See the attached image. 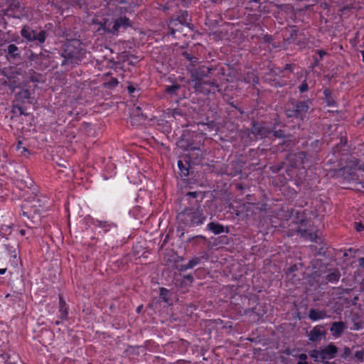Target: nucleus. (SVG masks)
<instances>
[{
	"instance_id": "nucleus-1",
	"label": "nucleus",
	"mask_w": 364,
	"mask_h": 364,
	"mask_svg": "<svg viewBox=\"0 0 364 364\" xmlns=\"http://www.w3.org/2000/svg\"><path fill=\"white\" fill-rule=\"evenodd\" d=\"M189 71L195 92L205 95L220 92L223 84L221 81L228 82V79L223 78L225 69L220 63H207L192 68Z\"/></svg>"
},
{
	"instance_id": "nucleus-2",
	"label": "nucleus",
	"mask_w": 364,
	"mask_h": 364,
	"mask_svg": "<svg viewBox=\"0 0 364 364\" xmlns=\"http://www.w3.org/2000/svg\"><path fill=\"white\" fill-rule=\"evenodd\" d=\"M82 46V42L78 39H68L59 50V55L63 58L61 66L79 65L85 54Z\"/></svg>"
},
{
	"instance_id": "nucleus-3",
	"label": "nucleus",
	"mask_w": 364,
	"mask_h": 364,
	"mask_svg": "<svg viewBox=\"0 0 364 364\" xmlns=\"http://www.w3.org/2000/svg\"><path fill=\"white\" fill-rule=\"evenodd\" d=\"M313 161H314L306 151H299L290 155L289 158V168L286 170L287 176L290 179L298 176V181L301 182L306 173L305 166H310Z\"/></svg>"
},
{
	"instance_id": "nucleus-4",
	"label": "nucleus",
	"mask_w": 364,
	"mask_h": 364,
	"mask_svg": "<svg viewBox=\"0 0 364 364\" xmlns=\"http://www.w3.org/2000/svg\"><path fill=\"white\" fill-rule=\"evenodd\" d=\"M207 215L203 208H183L177 215L176 220L179 225L188 228L202 226L206 221Z\"/></svg>"
},
{
	"instance_id": "nucleus-5",
	"label": "nucleus",
	"mask_w": 364,
	"mask_h": 364,
	"mask_svg": "<svg viewBox=\"0 0 364 364\" xmlns=\"http://www.w3.org/2000/svg\"><path fill=\"white\" fill-rule=\"evenodd\" d=\"M312 102L313 100L309 98L305 100L289 98L284 108L285 116L288 119L293 118L303 121L306 117Z\"/></svg>"
},
{
	"instance_id": "nucleus-6",
	"label": "nucleus",
	"mask_w": 364,
	"mask_h": 364,
	"mask_svg": "<svg viewBox=\"0 0 364 364\" xmlns=\"http://www.w3.org/2000/svg\"><path fill=\"white\" fill-rule=\"evenodd\" d=\"M21 208L22 215L27 218H39L43 210L44 203L38 196L31 193L24 196Z\"/></svg>"
},
{
	"instance_id": "nucleus-7",
	"label": "nucleus",
	"mask_w": 364,
	"mask_h": 364,
	"mask_svg": "<svg viewBox=\"0 0 364 364\" xmlns=\"http://www.w3.org/2000/svg\"><path fill=\"white\" fill-rule=\"evenodd\" d=\"M191 17L187 11H180L176 18L173 17L168 23L170 33L174 35L176 32L181 31L182 26H186L193 30V25L191 23Z\"/></svg>"
},
{
	"instance_id": "nucleus-8",
	"label": "nucleus",
	"mask_w": 364,
	"mask_h": 364,
	"mask_svg": "<svg viewBox=\"0 0 364 364\" xmlns=\"http://www.w3.org/2000/svg\"><path fill=\"white\" fill-rule=\"evenodd\" d=\"M272 123L263 120L252 119L248 134H252L256 139H270Z\"/></svg>"
},
{
	"instance_id": "nucleus-9",
	"label": "nucleus",
	"mask_w": 364,
	"mask_h": 364,
	"mask_svg": "<svg viewBox=\"0 0 364 364\" xmlns=\"http://www.w3.org/2000/svg\"><path fill=\"white\" fill-rule=\"evenodd\" d=\"M21 36L28 42H34L37 45L45 43L48 33L41 28L35 29L28 25H25L21 30Z\"/></svg>"
},
{
	"instance_id": "nucleus-10",
	"label": "nucleus",
	"mask_w": 364,
	"mask_h": 364,
	"mask_svg": "<svg viewBox=\"0 0 364 364\" xmlns=\"http://www.w3.org/2000/svg\"><path fill=\"white\" fill-rule=\"evenodd\" d=\"M205 198V193L203 191H188L181 198L180 208L196 209L202 208L200 203Z\"/></svg>"
},
{
	"instance_id": "nucleus-11",
	"label": "nucleus",
	"mask_w": 364,
	"mask_h": 364,
	"mask_svg": "<svg viewBox=\"0 0 364 364\" xmlns=\"http://www.w3.org/2000/svg\"><path fill=\"white\" fill-rule=\"evenodd\" d=\"M332 156L338 157L343 161L350 154V146L346 136H341L340 141L332 148Z\"/></svg>"
},
{
	"instance_id": "nucleus-12",
	"label": "nucleus",
	"mask_w": 364,
	"mask_h": 364,
	"mask_svg": "<svg viewBox=\"0 0 364 364\" xmlns=\"http://www.w3.org/2000/svg\"><path fill=\"white\" fill-rule=\"evenodd\" d=\"M336 353V348L332 345L328 346L326 348L320 350H314L311 352V356L316 360L322 362L327 359L332 358Z\"/></svg>"
},
{
	"instance_id": "nucleus-13",
	"label": "nucleus",
	"mask_w": 364,
	"mask_h": 364,
	"mask_svg": "<svg viewBox=\"0 0 364 364\" xmlns=\"http://www.w3.org/2000/svg\"><path fill=\"white\" fill-rule=\"evenodd\" d=\"M281 125L282 122L279 119H276L273 123H272L269 139L274 140L276 139H279L287 140L291 136V135L289 133H287L285 130L282 129L281 128L277 129V127H281Z\"/></svg>"
},
{
	"instance_id": "nucleus-14",
	"label": "nucleus",
	"mask_w": 364,
	"mask_h": 364,
	"mask_svg": "<svg viewBox=\"0 0 364 364\" xmlns=\"http://www.w3.org/2000/svg\"><path fill=\"white\" fill-rule=\"evenodd\" d=\"M132 26V22L129 18L125 16H119L116 18H113V25H112L113 36H117L120 29L126 30L127 28Z\"/></svg>"
},
{
	"instance_id": "nucleus-15",
	"label": "nucleus",
	"mask_w": 364,
	"mask_h": 364,
	"mask_svg": "<svg viewBox=\"0 0 364 364\" xmlns=\"http://www.w3.org/2000/svg\"><path fill=\"white\" fill-rule=\"evenodd\" d=\"M147 119L140 107H136L132 109L130 113V123L132 126H139L144 123Z\"/></svg>"
},
{
	"instance_id": "nucleus-16",
	"label": "nucleus",
	"mask_w": 364,
	"mask_h": 364,
	"mask_svg": "<svg viewBox=\"0 0 364 364\" xmlns=\"http://www.w3.org/2000/svg\"><path fill=\"white\" fill-rule=\"evenodd\" d=\"M94 23L100 26L96 30V32L99 34L107 33L113 35V30L112 29L113 18H103L100 21H95Z\"/></svg>"
},
{
	"instance_id": "nucleus-17",
	"label": "nucleus",
	"mask_w": 364,
	"mask_h": 364,
	"mask_svg": "<svg viewBox=\"0 0 364 364\" xmlns=\"http://www.w3.org/2000/svg\"><path fill=\"white\" fill-rule=\"evenodd\" d=\"M325 166H330L329 168H326V170L330 171L341 170L343 168L342 160H341L338 157L332 156V153L328 155Z\"/></svg>"
},
{
	"instance_id": "nucleus-18",
	"label": "nucleus",
	"mask_w": 364,
	"mask_h": 364,
	"mask_svg": "<svg viewBox=\"0 0 364 364\" xmlns=\"http://www.w3.org/2000/svg\"><path fill=\"white\" fill-rule=\"evenodd\" d=\"M6 58L9 60H18L21 59V50L15 44H9L6 50Z\"/></svg>"
},
{
	"instance_id": "nucleus-19",
	"label": "nucleus",
	"mask_w": 364,
	"mask_h": 364,
	"mask_svg": "<svg viewBox=\"0 0 364 364\" xmlns=\"http://www.w3.org/2000/svg\"><path fill=\"white\" fill-rule=\"evenodd\" d=\"M206 230L213 232L215 235H219L223 232L228 233L229 232L228 227L225 228V227L223 225L214 221L210 222L207 225Z\"/></svg>"
},
{
	"instance_id": "nucleus-20",
	"label": "nucleus",
	"mask_w": 364,
	"mask_h": 364,
	"mask_svg": "<svg viewBox=\"0 0 364 364\" xmlns=\"http://www.w3.org/2000/svg\"><path fill=\"white\" fill-rule=\"evenodd\" d=\"M15 102L20 104H23L26 100L29 103L31 102L29 101L31 98V92L28 89H21L18 92H15L14 93Z\"/></svg>"
},
{
	"instance_id": "nucleus-21",
	"label": "nucleus",
	"mask_w": 364,
	"mask_h": 364,
	"mask_svg": "<svg viewBox=\"0 0 364 364\" xmlns=\"http://www.w3.org/2000/svg\"><path fill=\"white\" fill-rule=\"evenodd\" d=\"M38 61H37V65L40 66L41 69L43 70L44 68H47L49 66V64L50 63V53L47 50H45L44 52H41L38 54Z\"/></svg>"
},
{
	"instance_id": "nucleus-22",
	"label": "nucleus",
	"mask_w": 364,
	"mask_h": 364,
	"mask_svg": "<svg viewBox=\"0 0 364 364\" xmlns=\"http://www.w3.org/2000/svg\"><path fill=\"white\" fill-rule=\"evenodd\" d=\"M326 331L322 326H315L309 333V340L316 341L321 340L322 336H325Z\"/></svg>"
},
{
	"instance_id": "nucleus-23",
	"label": "nucleus",
	"mask_w": 364,
	"mask_h": 364,
	"mask_svg": "<svg viewBox=\"0 0 364 364\" xmlns=\"http://www.w3.org/2000/svg\"><path fill=\"white\" fill-rule=\"evenodd\" d=\"M8 81H5L4 85L8 86L11 93H14L16 89H19L21 86L20 81L15 76L7 77Z\"/></svg>"
},
{
	"instance_id": "nucleus-24",
	"label": "nucleus",
	"mask_w": 364,
	"mask_h": 364,
	"mask_svg": "<svg viewBox=\"0 0 364 364\" xmlns=\"http://www.w3.org/2000/svg\"><path fill=\"white\" fill-rule=\"evenodd\" d=\"M59 317L62 320H65L68 316V307L67 306L65 301L63 299V296L59 295Z\"/></svg>"
},
{
	"instance_id": "nucleus-25",
	"label": "nucleus",
	"mask_w": 364,
	"mask_h": 364,
	"mask_svg": "<svg viewBox=\"0 0 364 364\" xmlns=\"http://www.w3.org/2000/svg\"><path fill=\"white\" fill-rule=\"evenodd\" d=\"M17 359L18 355L14 352L0 353V361L4 363L15 364Z\"/></svg>"
},
{
	"instance_id": "nucleus-26",
	"label": "nucleus",
	"mask_w": 364,
	"mask_h": 364,
	"mask_svg": "<svg viewBox=\"0 0 364 364\" xmlns=\"http://www.w3.org/2000/svg\"><path fill=\"white\" fill-rule=\"evenodd\" d=\"M326 316V313L324 311H321L316 309H311L309 311V318L311 321H318L323 319Z\"/></svg>"
},
{
	"instance_id": "nucleus-27",
	"label": "nucleus",
	"mask_w": 364,
	"mask_h": 364,
	"mask_svg": "<svg viewBox=\"0 0 364 364\" xmlns=\"http://www.w3.org/2000/svg\"><path fill=\"white\" fill-rule=\"evenodd\" d=\"M164 114L165 117H173L176 119L177 117H183V112L181 108L167 109L164 111Z\"/></svg>"
},
{
	"instance_id": "nucleus-28",
	"label": "nucleus",
	"mask_w": 364,
	"mask_h": 364,
	"mask_svg": "<svg viewBox=\"0 0 364 364\" xmlns=\"http://www.w3.org/2000/svg\"><path fill=\"white\" fill-rule=\"evenodd\" d=\"M178 167L180 170V174L181 177H188L190 175L191 167L187 162L183 164L181 160H179L178 161Z\"/></svg>"
},
{
	"instance_id": "nucleus-29",
	"label": "nucleus",
	"mask_w": 364,
	"mask_h": 364,
	"mask_svg": "<svg viewBox=\"0 0 364 364\" xmlns=\"http://www.w3.org/2000/svg\"><path fill=\"white\" fill-rule=\"evenodd\" d=\"M344 328V323L341 321L333 322L330 328L332 334L338 336L341 334Z\"/></svg>"
},
{
	"instance_id": "nucleus-30",
	"label": "nucleus",
	"mask_w": 364,
	"mask_h": 364,
	"mask_svg": "<svg viewBox=\"0 0 364 364\" xmlns=\"http://www.w3.org/2000/svg\"><path fill=\"white\" fill-rule=\"evenodd\" d=\"M298 232H300L301 235L312 242H316L317 235L316 232H309L307 229L302 228L300 227L298 229Z\"/></svg>"
},
{
	"instance_id": "nucleus-31",
	"label": "nucleus",
	"mask_w": 364,
	"mask_h": 364,
	"mask_svg": "<svg viewBox=\"0 0 364 364\" xmlns=\"http://www.w3.org/2000/svg\"><path fill=\"white\" fill-rule=\"evenodd\" d=\"M352 326L350 328L353 330H359L362 329L364 327V321L360 319V318L355 314L351 318Z\"/></svg>"
},
{
	"instance_id": "nucleus-32",
	"label": "nucleus",
	"mask_w": 364,
	"mask_h": 364,
	"mask_svg": "<svg viewBox=\"0 0 364 364\" xmlns=\"http://www.w3.org/2000/svg\"><path fill=\"white\" fill-rule=\"evenodd\" d=\"M341 277V273L338 269H334L326 276V281L330 283L338 282Z\"/></svg>"
},
{
	"instance_id": "nucleus-33",
	"label": "nucleus",
	"mask_w": 364,
	"mask_h": 364,
	"mask_svg": "<svg viewBox=\"0 0 364 364\" xmlns=\"http://www.w3.org/2000/svg\"><path fill=\"white\" fill-rule=\"evenodd\" d=\"M96 225L102 228L105 232L110 230L112 228H116L117 225L112 223H108L107 221L97 220Z\"/></svg>"
},
{
	"instance_id": "nucleus-34",
	"label": "nucleus",
	"mask_w": 364,
	"mask_h": 364,
	"mask_svg": "<svg viewBox=\"0 0 364 364\" xmlns=\"http://www.w3.org/2000/svg\"><path fill=\"white\" fill-rule=\"evenodd\" d=\"M245 9L250 11H257L260 7L259 0H245Z\"/></svg>"
},
{
	"instance_id": "nucleus-35",
	"label": "nucleus",
	"mask_w": 364,
	"mask_h": 364,
	"mask_svg": "<svg viewBox=\"0 0 364 364\" xmlns=\"http://www.w3.org/2000/svg\"><path fill=\"white\" fill-rule=\"evenodd\" d=\"M267 308L261 304H257L255 307L251 309L252 312H255L256 314L262 319L267 313Z\"/></svg>"
},
{
	"instance_id": "nucleus-36",
	"label": "nucleus",
	"mask_w": 364,
	"mask_h": 364,
	"mask_svg": "<svg viewBox=\"0 0 364 364\" xmlns=\"http://www.w3.org/2000/svg\"><path fill=\"white\" fill-rule=\"evenodd\" d=\"M311 147L312 149V153L309 154L310 158H311L314 161L316 159L317 153L319 150L320 141L318 140H314L311 143Z\"/></svg>"
},
{
	"instance_id": "nucleus-37",
	"label": "nucleus",
	"mask_w": 364,
	"mask_h": 364,
	"mask_svg": "<svg viewBox=\"0 0 364 364\" xmlns=\"http://www.w3.org/2000/svg\"><path fill=\"white\" fill-rule=\"evenodd\" d=\"M323 95L325 97V101L328 106H334L336 102L332 97V93L330 89L326 88L323 90Z\"/></svg>"
},
{
	"instance_id": "nucleus-38",
	"label": "nucleus",
	"mask_w": 364,
	"mask_h": 364,
	"mask_svg": "<svg viewBox=\"0 0 364 364\" xmlns=\"http://www.w3.org/2000/svg\"><path fill=\"white\" fill-rule=\"evenodd\" d=\"M208 258V257L207 255H205L201 257H194L188 262V267H190V269H193L201 262L202 259H205V260H207Z\"/></svg>"
},
{
	"instance_id": "nucleus-39",
	"label": "nucleus",
	"mask_w": 364,
	"mask_h": 364,
	"mask_svg": "<svg viewBox=\"0 0 364 364\" xmlns=\"http://www.w3.org/2000/svg\"><path fill=\"white\" fill-rule=\"evenodd\" d=\"M242 173V166L237 163L232 164L230 171L228 173L231 177L237 176Z\"/></svg>"
},
{
	"instance_id": "nucleus-40",
	"label": "nucleus",
	"mask_w": 364,
	"mask_h": 364,
	"mask_svg": "<svg viewBox=\"0 0 364 364\" xmlns=\"http://www.w3.org/2000/svg\"><path fill=\"white\" fill-rule=\"evenodd\" d=\"M245 314L249 316L250 321L253 323L258 322L261 319L255 312L251 311V309H246Z\"/></svg>"
},
{
	"instance_id": "nucleus-41",
	"label": "nucleus",
	"mask_w": 364,
	"mask_h": 364,
	"mask_svg": "<svg viewBox=\"0 0 364 364\" xmlns=\"http://www.w3.org/2000/svg\"><path fill=\"white\" fill-rule=\"evenodd\" d=\"M181 88V85L178 84H174L172 85L166 86L165 88L166 92L171 95H176V92Z\"/></svg>"
},
{
	"instance_id": "nucleus-42",
	"label": "nucleus",
	"mask_w": 364,
	"mask_h": 364,
	"mask_svg": "<svg viewBox=\"0 0 364 364\" xmlns=\"http://www.w3.org/2000/svg\"><path fill=\"white\" fill-rule=\"evenodd\" d=\"M170 294V291L164 287L160 288V298L163 299L164 301L168 303V295Z\"/></svg>"
},
{
	"instance_id": "nucleus-43",
	"label": "nucleus",
	"mask_w": 364,
	"mask_h": 364,
	"mask_svg": "<svg viewBox=\"0 0 364 364\" xmlns=\"http://www.w3.org/2000/svg\"><path fill=\"white\" fill-rule=\"evenodd\" d=\"M119 82L117 78L115 77H111L109 81L106 82L105 83V87L107 88H113L116 87L118 85Z\"/></svg>"
},
{
	"instance_id": "nucleus-44",
	"label": "nucleus",
	"mask_w": 364,
	"mask_h": 364,
	"mask_svg": "<svg viewBox=\"0 0 364 364\" xmlns=\"http://www.w3.org/2000/svg\"><path fill=\"white\" fill-rule=\"evenodd\" d=\"M299 91L301 93L306 92L309 90V85L306 80H304L302 83L298 87Z\"/></svg>"
},
{
	"instance_id": "nucleus-45",
	"label": "nucleus",
	"mask_w": 364,
	"mask_h": 364,
	"mask_svg": "<svg viewBox=\"0 0 364 364\" xmlns=\"http://www.w3.org/2000/svg\"><path fill=\"white\" fill-rule=\"evenodd\" d=\"M284 164V162H281L279 164H277V165H274V166H271L270 169L273 173H279L283 168Z\"/></svg>"
},
{
	"instance_id": "nucleus-46",
	"label": "nucleus",
	"mask_w": 364,
	"mask_h": 364,
	"mask_svg": "<svg viewBox=\"0 0 364 364\" xmlns=\"http://www.w3.org/2000/svg\"><path fill=\"white\" fill-rule=\"evenodd\" d=\"M182 55L186 58L188 60L191 61V63H196L198 60V58L196 57H192L191 54H189L188 52L184 51L182 53Z\"/></svg>"
},
{
	"instance_id": "nucleus-47",
	"label": "nucleus",
	"mask_w": 364,
	"mask_h": 364,
	"mask_svg": "<svg viewBox=\"0 0 364 364\" xmlns=\"http://www.w3.org/2000/svg\"><path fill=\"white\" fill-rule=\"evenodd\" d=\"M207 127L210 131L217 132L218 130V127L214 121H211L210 123L207 124Z\"/></svg>"
},
{
	"instance_id": "nucleus-48",
	"label": "nucleus",
	"mask_w": 364,
	"mask_h": 364,
	"mask_svg": "<svg viewBox=\"0 0 364 364\" xmlns=\"http://www.w3.org/2000/svg\"><path fill=\"white\" fill-rule=\"evenodd\" d=\"M38 58V54L31 52V55L28 57V60L31 62H34V63L37 65Z\"/></svg>"
},
{
	"instance_id": "nucleus-49",
	"label": "nucleus",
	"mask_w": 364,
	"mask_h": 364,
	"mask_svg": "<svg viewBox=\"0 0 364 364\" xmlns=\"http://www.w3.org/2000/svg\"><path fill=\"white\" fill-rule=\"evenodd\" d=\"M23 104L17 103L14 106V109H17L20 114H26L24 109L22 107Z\"/></svg>"
},
{
	"instance_id": "nucleus-50",
	"label": "nucleus",
	"mask_w": 364,
	"mask_h": 364,
	"mask_svg": "<svg viewBox=\"0 0 364 364\" xmlns=\"http://www.w3.org/2000/svg\"><path fill=\"white\" fill-rule=\"evenodd\" d=\"M6 249L9 252V256L10 257H13L14 259H16V257H17V252H16V249L14 248V250L13 251H11L10 249H9V246H6Z\"/></svg>"
},
{
	"instance_id": "nucleus-51",
	"label": "nucleus",
	"mask_w": 364,
	"mask_h": 364,
	"mask_svg": "<svg viewBox=\"0 0 364 364\" xmlns=\"http://www.w3.org/2000/svg\"><path fill=\"white\" fill-rule=\"evenodd\" d=\"M306 358H307V356L306 354H301L299 355V360L298 362V364H308L307 362H306Z\"/></svg>"
},
{
	"instance_id": "nucleus-52",
	"label": "nucleus",
	"mask_w": 364,
	"mask_h": 364,
	"mask_svg": "<svg viewBox=\"0 0 364 364\" xmlns=\"http://www.w3.org/2000/svg\"><path fill=\"white\" fill-rule=\"evenodd\" d=\"M183 279H184V281L188 282L189 284H191L193 282V280H194L193 275L190 274L184 275Z\"/></svg>"
},
{
	"instance_id": "nucleus-53",
	"label": "nucleus",
	"mask_w": 364,
	"mask_h": 364,
	"mask_svg": "<svg viewBox=\"0 0 364 364\" xmlns=\"http://www.w3.org/2000/svg\"><path fill=\"white\" fill-rule=\"evenodd\" d=\"M355 228L358 232H361L364 230V225L362 223H355Z\"/></svg>"
},
{
	"instance_id": "nucleus-54",
	"label": "nucleus",
	"mask_w": 364,
	"mask_h": 364,
	"mask_svg": "<svg viewBox=\"0 0 364 364\" xmlns=\"http://www.w3.org/2000/svg\"><path fill=\"white\" fill-rule=\"evenodd\" d=\"M188 269H190V267H188V263L187 264H181L178 267V271H180V272H185V271H186Z\"/></svg>"
},
{
	"instance_id": "nucleus-55",
	"label": "nucleus",
	"mask_w": 364,
	"mask_h": 364,
	"mask_svg": "<svg viewBox=\"0 0 364 364\" xmlns=\"http://www.w3.org/2000/svg\"><path fill=\"white\" fill-rule=\"evenodd\" d=\"M196 239H200L203 240V242H206V237L203 235H196L195 237H193L192 238L188 239V241H191V240H196Z\"/></svg>"
},
{
	"instance_id": "nucleus-56",
	"label": "nucleus",
	"mask_w": 364,
	"mask_h": 364,
	"mask_svg": "<svg viewBox=\"0 0 364 364\" xmlns=\"http://www.w3.org/2000/svg\"><path fill=\"white\" fill-rule=\"evenodd\" d=\"M263 41L264 43H271L272 41V37L269 35H265L263 37Z\"/></svg>"
},
{
	"instance_id": "nucleus-57",
	"label": "nucleus",
	"mask_w": 364,
	"mask_h": 364,
	"mask_svg": "<svg viewBox=\"0 0 364 364\" xmlns=\"http://www.w3.org/2000/svg\"><path fill=\"white\" fill-rule=\"evenodd\" d=\"M229 105L232 107H234L235 109H237L241 114H242L244 113V111L242 109L237 107V105H235V103L233 102H229Z\"/></svg>"
},
{
	"instance_id": "nucleus-58",
	"label": "nucleus",
	"mask_w": 364,
	"mask_h": 364,
	"mask_svg": "<svg viewBox=\"0 0 364 364\" xmlns=\"http://www.w3.org/2000/svg\"><path fill=\"white\" fill-rule=\"evenodd\" d=\"M293 67H294V65L293 64H286L285 65V67H284V70H289L290 72H293Z\"/></svg>"
},
{
	"instance_id": "nucleus-59",
	"label": "nucleus",
	"mask_w": 364,
	"mask_h": 364,
	"mask_svg": "<svg viewBox=\"0 0 364 364\" xmlns=\"http://www.w3.org/2000/svg\"><path fill=\"white\" fill-rule=\"evenodd\" d=\"M355 358H357L358 360H362L363 357V351H357L355 354Z\"/></svg>"
},
{
	"instance_id": "nucleus-60",
	"label": "nucleus",
	"mask_w": 364,
	"mask_h": 364,
	"mask_svg": "<svg viewBox=\"0 0 364 364\" xmlns=\"http://www.w3.org/2000/svg\"><path fill=\"white\" fill-rule=\"evenodd\" d=\"M348 178L349 180L355 181L358 179V176L356 175V173H350Z\"/></svg>"
},
{
	"instance_id": "nucleus-61",
	"label": "nucleus",
	"mask_w": 364,
	"mask_h": 364,
	"mask_svg": "<svg viewBox=\"0 0 364 364\" xmlns=\"http://www.w3.org/2000/svg\"><path fill=\"white\" fill-rule=\"evenodd\" d=\"M317 53L319 55V57L321 59L323 58V57L326 55V52H325L324 50H317Z\"/></svg>"
},
{
	"instance_id": "nucleus-62",
	"label": "nucleus",
	"mask_w": 364,
	"mask_h": 364,
	"mask_svg": "<svg viewBox=\"0 0 364 364\" xmlns=\"http://www.w3.org/2000/svg\"><path fill=\"white\" fill-rule=\"evenodd\" d=\"M127 90H128V92L129 94H132L135 91V87L132 85H129L128 87H127Z\"/></svg>"
},
{
	"instance_id": "nucleus-63",
	"label": "nucleus",
	"mask_w": 364,
	"mask_h": 364,
	"mask_svg": "<svg viewBox=\"0 0 364 364\" xmlns=\"http://www.w3.org/2000/svg\"><path fill=\"white\" fill-rule=\"evenodd\" d=\"M252 82L253 84H257L259 82V79L257 76H255V75L252 74Z\"/></svg>"
},
{
	"instance_id": "nucleus-64",
	"label": "nucleus",
	"mask_w": 364,
	"mask_h": 364,
	"mask_svg": "<svg viewBox=\"0 0 364 364\" xmlns=\"http://www.w3.org/2000/svg\"><path fill=\"white\" fill-rule=\"evenodd\" d=\"M358 263L360 267H364V257L359 258Z\"/></svg>"
}]
</instances>
